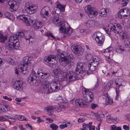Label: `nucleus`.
<instances>
[{
    "instance_id": "obj_1",
    "label": "nucleus",
    "mask_w": 130,
    "mask_h": 130,
    "mask_svg": "<svg viewBox=\"0 0 130 130\" xmlns=\"http://www.w3.org/2000/svg\"><path fill=\"white\" fill-rule=\"evenodd\" d=\"M41 84L43 89V92L46 94L57 91L62 87V86L60 82L55 80H53L51 82L50 89V83L48 81L43 80L41 82Z\"/></svg>"
},
{
    "instance_id": "obj_2",
    "label": "nucleus",
    "mask_w": 130,
    "mask_h": 130,
    "mask_svg": "<svg viewBox=\"0 0 130 130\" xmlns=\"http://www.w3.org/2000/svg\"><path fill=\"white\" fill-rule=\"evenodd\" d=\"M53 23L54 24L58 25L60 27L59 29L60 33L63 32L64 34H66L68 36L72 34V29L70 27L67 22L60 21L59 18L55 16H54Z\"/></svg>"
},
{
    "instance_id": "obj_3",
    "label": "nucleus",
    "mask_w": 130,
    "mask_h": 130,
    "mask_svg": "<svg viewBox=\"0 0 130 130\" xmlns=\"http://www.w3.org/2000/svg\"><path fill=\"white\" fill-rule=\"evenodd\" d=\"M92 64L89 63L88 67L86 64L81 62L77 63L76 69L75 70L76 73L79 74V73L83 74L84 72L88 75L94 71L97 68Z\"/></svg>"
},
{
    "instance_id": "obj_4",
    "label": "nucleus",
    "mask_w": 130,
    "mask_h": 130,
    "mask_svg": "<svg viewBox=\"0 0 130 130\" xmlns=\"http://www.w3.org/2000/svg\"><path fill=\"white\" fill-rule=\"evenodd\" d=\"M58 58L60 62L62 63V65L64 67L67 64H70L73 59V56L71 55L68 54L64 52L61 51H59L57 54Z\"/></svg>"
},
{
    "instance_id": "obj_5",
    "label": "nucleus",
    "mask_w": 130,
    "mask_h": 130,
    "mask_svg": "<svg viewBox=\"0 0 130 130\" xmlns=\"http://www.w3.org/2000/svg\"><path fill=\"white\" fill-rule=\"evenodd\" d=\"M56 58V56L55 55H50L45 60V63L50 67L55 68L58 64Z\"/></svg>"
},
{
    "instance_id": "obj_6",
    "label": "nucleus",
    "mask_w": 130,
    "mask_h": 130,
    "mask_svg": "<svg viewBox=\"0 0 130 130\" xmlns=\"http://www.w3.org/2000/svg\"><path fill=\"white\" fill-rule=\"evenodd\" d=\"M122 28L120 25L119 24H116L115 25H113L110 28L109 31H108V28H104V30L106 31V33L109 35H111V32H112L116 34H118L120 32H121Z\"/></svg>"
},
{
    "instance_id": "obj_7",
    "label": "nucleus",
    "mask_w": 130,
    "mask_h": 130,
    "mask_svg": "<svg viewBox=\"0 0 130 130\" xmlns=\"http://www.w3.org/2000/svg\"><path fill=\"white\" fill-rule=\"evenodd\" d=\"M85 12L90 18L95 17L98 13V12L96 10L95 8L92 7L90 5L86 6L85 7Z\"/></svg>"
},
{
    "instance_id": "obj_8",
    "label": "nucleus",
    "mask_w": 130,
    "mask_h": 130,
    "mask_svg": "<svg viewBox=\"0 0 130 130\" xmlns=\"http://www.w3.org/2000/svg\"><path fill=\"white\" fill-rule=\"evenodd\" d=\"M17 38H18V37L15 34L12 35L9 37V40L6 43V45L10 50L14 49V40Z\"/></svg>"
},
{
    "instance_id": "obj_9",
    "label": "nucleus",
    "mask_w": 130,
    "mask_h": 130,
    "mask_svg": "<svg viewBox=\"0 0 130 130\" xmlns=\"http://www.w3.org/2000/svg\"><path fill=\"white\" fill-rule=\"evenodd\" d=\"M72 50L75 54L78 56L82 55L84 53V50L81 46L79 45H72Z\"/></svg>"
},
{
    "instance_id": "obj_10",
    "label": "nucleus",
    "mask_w": 130,
    "mask_h": 130,
    "mask_svg": "<svg viewBox=\"0 0 130 130\" xmlns=\"http://www.w3.org/2000/svg\"><path fill=\"white\" fill-rule=\"evenodd\" d=\"M19 1L17 0H10L8 2V4L10 6L9 10L11 12L16 11L18 9L19 5Z\"/></svg>"
},
{
    "instance_id": "obj_11",
    "label": "nucleus",
    "mask_w": 130,
    "mask_h": 130,
    "mask_svg": "<svg viewBox=\"0 0 130 130\" xmlns=\"http://www.w3.org/2000/svg\"><path fill=\"white\" fill-rule=\"evenodd\" d=\"M96 38L95 39V40L98 44L100 46L102 45L104 42L105 39V37L102 34L100 33H98L97 35Z\"/></svg>"
},
{
    "instance_id": "obj_12",
    "label": "nucleus",
    "mask_w": 130,
    "mask_h": 130,
    "mask_svg": "<svg viewBox=\"0 0 130 130\" xmlns=\"http://www.w3.org/2000/svg\"><path fill=\"white\" fill-rule=\"evenodd\" d=\"M30 58L28 57H25L23 58V61L20 63L19 67H26L28 66H29L31 63Z\"/></svg>"
},
{
    "instance_id": "obj_13",
    "label": "nucleus",
    "mask_w": 130,
    "mask_h": 130,
    "mask_svg": "<svg viewBox=\"0 0 130 130\" xmlns=\"http://www.w3.org/2000/svg\"><path fill=\"white\" fill-rule=\"evenodd\" d=\"M18 38H20L22 37H23L26 40H28L30 42V39L31 38V37L28 35L27 33L23 32L22 31H20L18 33H17L16 34Z\"/></svg>"
},
{
    "instance_id": "obj_14",
    "label": "nucleus",
    "mask_w": 130,
    "mask_h": 130,
    "mask_svg": "<svg viewBox=\"0 0 130 130\" xmlns=\"http://www.w3.org/2000/svg\"><path fill=\"white\" fill-rule=\"evenodd\" d=\"M36 73L34 71H32L29 76L28 78L27 82L28 83H31L33 84L36 83Z\"/></svg>"
},
{
    "instance_id": "obj_15",
    "label": "nucleus",
    "mask_w": 130,
    "mask_h": 130,
    "mask_svg": "<svg viewBox=\"0 0 130 130\" xmlns=\"http://www.w3.org/2000/svg\"><path fill=\"white\" fill-rule=\"evenodd\" d=\"M25 10L28 14H32L36 12V8L34 5H29L27 7Z\"/></svg>"
},
{
    "instance_id": "obj_16",
    "label": "nucleus",
    "mask_w": 130,
    "mask_h": 130,
    "mask_svg": "<svg viewBox=\"0 0 130 130\" xmlns=\"http://www.w3.org/2000/svg\"><path fill=\"white\" fill-rule=\"evenodd\" d=\"M68 76V78L67 79V80L73 81L75 80L76 79V74L73 72L69 71L68 72L67 74Z\"/></svg>"
},
{
    "instance_id": "obj_17",
    "label": "nucleus",
    "mask_w": 130,
    "mask_h": 130,
    "mask_svg": "<svg viewBox=\"0 0 130 130\" xmlns=\"http://www.w3.org/2000/svg\"><path fill=\"white\" fill-rule=\"evenodd\" d=\"M83 93L87 98L90 97L91 98H93V95L92 93L89 90L86 89L85 88H83Z\"/></svg>"
},
{
    "instance_id": "obj_18",
    "label": "nucleus",
    "mask_w": 130,
    "mask_h": 130,
    "mask_svg": "<svg viewBox=\"0 0 130 130\" xmlns=\"http://www.w3.org/2000/svg\"><path fill=\"white\" fill-rule=\"evenodd\" d=\"M48 9L49 8L47 6L43 8L40 12L41 16L43 18H45L46 16H48Z\"/></svg>"
},
{
    "instance_id": "obj_19",
    "label": "nucleus",
    "mask_w": 130,
    "mask_h": 130,
    "mask_svg": "<svg viewBox=\"0 0 130 130\" xmlns=\"http://www.w3.org/2000/svg\"><path fill=\"white\" fill-rule=\"evenodd\" d=\"M12 84L13 87L17 90L20 91H22L23 89V87L21 84H20L19 82L17 81L16 82H13Z\"/></svg>"
},
{
    "instance_id": "obj_20",
    "label": "nucleus",
    "mask_w": 130,
    "mask_h": 130,
    "mask_svg": "<svg viewBox=\"0 0 130 130\" xmlns=\"http://www.w3.org/2000/svg\"><path fill=\"white\" fill-rule=\"evenodd\" d=\"M82 99H78L76 100L75 104L77 106L78 105L80 107H84L86 105V103L83 102Z\"/></svg>"
},
{
    "instance_id": "obj_21",
    "label": "nucleus",
    "mask_w": 130,
    "mask_h": 130,
    "mask_svg": "<svg viewBox=\"0 0 130 130\" xmlns=\"http://www.w3.org/2000/svg\"><path fill=\"white\" fill-rule=\"evenodd\" d=\"M109 12V10L108 9L102 8L99 11V15L102 17H106L107 14Z\"/></svg>"
},
{
    "instance_id": "obj_22",
    "label": "nucleus",
    "mask_w": 130,
    "mask_h": 130,
    "mask_svg": "<svg viewBox=\"0 0 130 130\" xmlns=\"http://www.w3.org/2000/svg\"><path fill=\"white\" fill-rule=\"evenodd\" d=\"M42 26V23L39 21H36L33 24L34 27L36 29L40 28Z\"/></svg>"
},
{
    "instance_id": "obj_23",
    "label": "nucleus",
    "mask_w": 130,
    "mask_h": 130,
    "mask_svg": "<svg viewBox=\"0 0 130 130\" xmlns=\"http://www.w3.org/2000/svg\"><path fill=\"white\" fill-rule=\"evenodd\" d=\"M123 42L124 45L125 47L127 48H130V38H126Z\"/></svg>"
},
{
    "instance_id": "obj_24",
    "label": "nucleus",
    "mask_w": 130,
    "mask_h": 130,
    "mask_svg": "<svg viewBox=\"0 0 130 130\" xmlns=\"http://www.w3.org/2000/svg\"><path fill=\"white\" fill-rule=\"evenodd\" d=\"M59 73L58 75L56 76L57 77L55 78L56 80L58 81H63V77H62V73H63V71L60 70L59 71Z\"/></svg>"
},
{
    "instance_id": "obj_25",
    "label": "nucleus",
    "mask_w": 130,
    "mask_h": 130,
    "mask_svg": "<svg viewBox=\"0 0 130 130\" xmlns=\"http://www.w3.org/2000/svg\"><path fill=\"white\" fill-rule=\"evenodd\" d=\"M50 75V74L49 73L44 71L43 73H42V74L39 77H41V79H45L48 78Z\"/></svg>"
},
{
    "instance_id": "obj_26",
    "label": "nucleus",
    "mask_w": 130,
    "mask_h": 130,
    "mask_svg": "<svg viewBox=\"0 0 130 130\" xmlns=\"http://www.w3.org/2000/svg\"><path fill=\"white\" fill-rule=\"evenodd\" d=\"M115 1L121 4L123 6H125L127 5L128 1V0H116Z\"/></svg>"
},
{
    "instance_id": "obj_27",
    "label": "nucleus",
    "mask_w": 130,
    "mask_h": 130,
    "mask_svg": "<svg viewBox=\"0 0 130 130\" xmlns=\"http://www.w3.org/2000/svg\"><path fill=\"white\" fill-rule=\"evenodd\" d=\"M124 16L127 17L130 15V9L127 8H124L122 9Z\"/></svg>"
},
{
    "instance_id": "obj_28",
    "label": "nucleus",
    "mask_w": 130,
    "mask_h": 130,
    "mask_svg": "<svg viewBox=\"0 0 130 130\" xmlns=\"http://www.w3.org/2000/svg\"><path fill=\"white\" fill-rule=\"evenodd\" d=\"M87 24L88 27H92L95 25V22L93 20H90L87 21Z\"/></svg>"
},
{
    "instance_id": "obj_29",
    "label": "nucleus",
    "mask_w": 130,
    "mask_h": 130,
    "mask_svg": "<svg viewBox=\"0 0 130 130\" xmlns=\"http://www.w3.org/2000/svg\"><path fill=\"white\" fill-rule=\"evenodd\" d=\"M19 38H17L14 40V49H17L20 46V43L19 42L18 39Z\"/></svg>"
},
{
    "instance_id": "obj_30",
    "label": "nucleus",
    "mask_w": 130,
    "mask_h": 130,
    "mask_svg": "<svg viewBox=\"0 0 130 130\" xmlns=\"http://www.w3.org/2000/svg\"><path fill=\"white\" fill-rule=\"evenodd\" d=\"M122 9L120 10L118 12V17L120 19H123L125 17L124 16V14Z\"/></svg>"
},
{
    "instance_id": "obj_31",
    "label": "nucleus",
    "mask_w": 130,
    "mask_h": 130,
    "mask_svg": "<svg viewBox=\"0 0 130 130\" xmlns=\"http://www.w3.org/2000/svg\"><path fill=\"white\" fill-rule=\"evenodd\" d=\"M54 109L52 107L49 106L47 107L46 110L48 112V114L49 115L53 114L54 112Z\"/></svg>"
},
{
    "instance_id": "obj_32",
    "label": "nucleus",
    "mask_w": 130,
    "mask_h": 130,
    "mask_svg": "<svg viewBox=\"0 0 130 130\" xmlns=\"http://www.w3.org/2000/svg\"><path fill=\"white\" fill-rule=\"evenodd\" d=\"M113 103V101L112 99L110 97L106 100L105 104L106 105H110Z\"/></svg>"
},
{
    "instance_id": "obj_33",
    "label": "nucleus",
    "mask_w": 130,
    "mask_h": 130,
    "mask_svg": "<svg viewBox=\"0 0 130 130\" xmlns=\"http://www.w3.org/2000/svg\"><path fill=\"white\" fill-rule=\"evenodd\" d=\"M56 7L59 9L61 11H63L65 10L64 6H62L58 3L56 4Z\"/></svg>"
},
{
    "instance_id": "obj_34",
    "label": "nucleus",
    "mask_w": 130,
    "mask_h": 130,
    "mask_svg": "<svg viewBox=\"0 0 130 130\" xmlns=\"http://www.w3.org/2000/svg\"><path fill=\"white\" fill-rule=\"evenodd\" d=\"M4 116H5L7 118V120L9 122H15L16 121L14 117L13 118L9 116L6 115H4Z\"/></svg>"
},
{
    "instance_id": "obj_35",
    "label": "nucleus",
    "mask_w": 130,
    "mask_h": 130,
    "mask_svg": "<svg viewBox=\"0 0 130 130\" xmlns=\"http://www.w3.org/2000/svg\"><path fill=\"white\" fill-rule=\"evenodd\" d=\"M33 20H32L31 17L29 18L28 20L27 18V20L25 21V22L27 26H29L31 25L33 23Z\"/></svg>"
},
{
    "instance_id": "obj_36",
    "label": "nucleus",
    "mask_w": 130,
    "mask_h": 130,
    "mask_svg": "<svg viewBox=\"0 0 130 130\" xmlns=\"http://www.w3.org/2000/svg\"><path fill=\"white\" fill-rule=\"evenodd\" d=\"M14 117L16 120L17 119L20 121H22L23 120H26L25 119H24L23 118L24 117L22 115L19 116L18 115H15Z\"/></svg>"
},
{
    "instance_id": "obj_37",
    "label": "nucleus",
    "mask_w": 130,
    "mask_h": 130,
    "mask_svg": "<svg viewBox=\"0 0 130 130\" xmlns=\"http://www.w3.org/2000/svg\"><path fill=\"white\" fill-rule=\"evenodd\" d=\"M7 39L6 36L4 37L1 33H0V42H4Z\"/></svg>"
},
{
    "instance_id": "obj_38",
    "label": "nucleus",
    "mask_w": 130,
    "mask_h": 130,
    "mask_svg": "<svg viewBox=\"0 0 130 130\" xmlns=\"http://www.w3.org/2000/svg\"><path fill=\"white\" fill-rule=\"evenodd\" d=\"M50 127L52 130H57L58 128V126L54 123L51 124Z\"/></svg>"
},
{
    "instance_id": "obj_39",
    "label": "nucleus",
    "mask_w": 130,
    "mask_h": 130,
    "mask_svg": "<svg viewBox=\"0 0 130 130\" xmlns=\"http://www.w3.org/2000/svg\"><path fill=\"white\" fill-rule=\"evenodd\" d=\"M17 18L18 19L21 20H23L25 22V21L27 20V18L25 17L24 15H20L17 16Z\"/></svg>"
},
{
    "instance_id": "obj_40",
    "label": "nucleus",
    "mask_w": 130,
    "mask_h": 130,
    "mask_svg": "<svg viewBox=\"0 0 130 130\" xmlns=\"http://www.w3.org/2000/svg\"><path fill=\"white\" fill-rule=\"evenodd\" d=\"M110 130H121L120 127L116 126L114 125H111L110 126Z\"/></svg>"
},
{
    "instance_id": "obj_41",
    "label": "nucleus",
    "mask_w": 130,
    "mask_h": 130,
    "mask_svg": "<svg viewBox=\"0 0 130 130\" xmlns=\"http://www.w3.org/2000/svg\"><path fill=\"white\" fill-rule=\"evenodd\" d=\"M20 68L19 69V70L21 72V73L23 74H27L28 72V70H25V71H22V70L23 69L22 68V67H19Z\"/></svg>"
},
{
    "instance_id": "obj_42",
    "label": "nucleus",
    "mask_w": 130,
    "mask_h": 130,
    "mask_svg": "<svg viewBox=\"0 0 130 130\" xmlns=\"http://www.w3.org/2000/svg\"><path fill=\"white\" fill-rule=\"evenodd\" d=\"M84 96L85 97L84 99L87 103H89L92 101L93 98H91L90 97L87 98L85 95H84Z\"/></svg>"
},
{
    "instance_id": "obj_43",
    "label": "nucleus",
    "mask_w": 130,
    "mask_h": 130,
    "mask_svg": "<svg viewBox=\"0 0 130 130\" xmlns=\"http://www.w3.org/2000/svg\"><path fill=\"white\" fill-rule=\"evenodd\" d=\"M62 77H63V81L66 80H67V79L68 78V76H67L66 71H64V72L63 71V73H62Z\"/></svg>"
},
{
    "instance_id": "obj_44",
    "label": "nucleus",
    "mask_w": 130,
    "mask_h": 130,
    "mask_svg": "<svg viewBox=\"0 0 130 130\" xmlns=\"http://www.w3.org/2000/svg\"><path fill=\"white\" fill-rule=\"evenodd\" d=\"M53 72L54 74V77L55 78L57 77L56 76H58L59 73V71L57 69L53 70Z\"/></svg>"
},
{
    "instance_id": "obj_45",
    "label": "nucleus",
    "mask_w": 130,
    "mask_h": 130,
    "mask_svg": "<svg viewBox=\"0 0 130 130\" xmlns=\"http://www.w3.org/2000/svg\"><path fill=\"white\" fill-rule=\"evenodd\" d=\"M45 35L47 37L49 36H50L51 37H52L54 39H56V38L55 36H54L50 32H47L45 34Z\"/></svg>"
},
{
    "instance_id": "obj_46",
    "label": "nucleus",
    "mask_w": 130,
    "mask_h": 130,
    "mask_svg": "<svg viewBox=\"0 0 130 130\" xmlns=\"http://www.w3.org/2000/svg\"><path fill=\"white\" fill-rule=\"evenodd\" d=\"M68 125L67 124H61L59 125V127L61 129H62L65 128H67L68 127Z\"/></svg>"
},
{
    "instance_id": "obj_47",
    "label": "nucleus",
    "mask_w": 130,
    "mask_h": 130,
    "mask_svg": "<svg viewBox=\"0 0 130 130\" xmlns=\"http://www.w3.org/2000/svg\"><path fill=\"white\" fill-rule=\"evenodd\" d=\"M112 50V48L111 47H109L105 50L104 52V53H107L110 52Z\"/></svg>"
},
{
    "instance_id": "obj_48",
    "label": "nucleus",
    "mask_w": 130,
    "mask_h": 130,
    "mask_svg": "<svg viewBox=\"0 0 130 130\" xmlns=\"http://www.w3.org/2000/svg\"><path fill=\"white\" fill-rule=\"evenodd\" d=\"M93 61L97 62H99V59L98 57L97 56H94L93 57L92 59Z\"/></svg>"
},
{
    "instance_id": "obj_49",
    "label": "nucleus",
    "mask_w": 130,
    "mask_h": 130,
    "mask_svg": "<svg viewBox=\"0 0 130 130\" xmlns=\"http://www.w3.org/2000/svg\"><path fill=\"white\" fill-rule=\"evenodd\" d=\"M124 49H122L121 48L119 47L118 48H117L116 50V52L118 53H122V51H124Z\"/></svg>"
},
{
    "instance_id": "obj_50",
    "label": "nucleus",
    "mask_w": 130,
    "mask_h": 130,
    "mask_svg": "<svg viewBox=\"0 0 130 130\" xmlns=\"http://www.w3.org/2000/svg\"><path fill=\"white\" fill-rule=\"evenodd\" d=\"M90 63L92 64V65H93L94 66V67H95L97 68V67L98 66L99 63V62H97L93 61L92 62H90Z\"/></svg>"
},
{
    "instance_id": "obj_51",
    "label": "nucleus",
    "mask_w": 130,
    "mask_h": 130,
    "mask_svg": "<svg viewBox=\"0 0 130 130\" xmlns=\"http://www.w3.org/2000/svg\"><path fill=\"white\" fill-rule=\"evenodd\" d=\"M5 116H3L0 115V121H6L7 119L5 118Z\"/></svg>"
},
{
    "instance_id": "obj_52",
    "label": "nucleus",
    "mask_w": 130,
    "mask_h": 130,
    "mask_svg": "<svg viewBox=\"0 0 130 130\" xmlns=\"http://www.w3.org/2000/svg\"><path fill=\"white\" fill-rule=\"evenodd\" d=\"M4 107H0V113H4L6 112V110H5Z\"/></svg>"
},
{
    "instance_id": "obj_53",
    "label": "nucleus",
    "mask_w": 130,
    "mask_h": 130,
    "mask_svg": "<svg viewBox=\"0 0 130 130\" xmlns=\"http://www.w3.org/2000/svg\"><path fill=\"white\" fill-rule=\"evenodd\" d=\"M97 106L98 105L97 104L94 103H92L91 105V108L93 109H95Z\"/></svg>"
},
{
    "instance_id": "obj_54",
    "label": "nucleus",
    "mask_w": 130,
    "mask_h": 130,
    "mask_svg": "<svg viewBox=\"0 0 130 130\" xmlns=\"http://www.w3.org/2000/svg\"><path fill=\"white\" fill-rule=\"evenodd\" d=\"M107 117V119L106 121L107 122L109 123V122H110L111 121V120L113 119H112L110 117V116H106ZM113 120H114V119H113Z\"/></svg>"
},
{
    "instance_id": "obj_55",
    "label": "nucleus",
    "mask_w": 130,
    "mask_h": 130,
    "mask_svg": "<svg viewBox=\"0 0 130 130\" xmlns=\"http://www.w3.org/2000/svg\"><path fill=\"white\" fill-rule=\"evenodd\" d=\"M3 107L4 108V109L5 110H6V112L10 110V108L8 105H4Z\"/></svg>"
},
{
    "instance_id": "obj_56",
    "label": "nucleus",
    "mask_w": 130,
    "mask_h": 130,
    "mask_svg": "<svg viewBox=\"0 0 130 130\" xmlns=\"http://www.w3.org/2000/svg\"><path fill=\"white\" fill-rule=\"evenodd\" d=\"M44 71H42V70L41 69H38L37 72V74L39 76L41 75L42 74V73H43Z\"/></svg>"
},
{
    "instance_id": "obj_57",
    "label": "nucleus",
    "mask_w": 130,
    "mask_h": 130,
    "mask_svg": "<svg viewBox=\"0 0 130 130\" xmlns=\"http://www.w3.org/2000/svg\"><path fill=\"white\" fill-rule=\"evenodd\" d=\"M62 110V108L61 106H58L56 108V110L58 112L61 111Z\"/></svg>"
},
{
    "instance_id": "obj_58",
    "label": "nucleus",
    "mask_w": 130,
    "mask_h": 130,
    "mask_svg": "<svg viewBox=\"0 0 130 130\" xmlns=\"http://www.w3.org/2000/svg\"><path fill=\"white\" fill-rule=\"evenodd\" d=\"M122 39L123 40L125 39L126 38H127L128 37H127L126 34L123 32L122 35Z\"/></svg>"
},
{
    "instance_id": "obj_59",
    "label": "nucleus",
    "mask_w": 130,
    "mask_h": 130,
    "mask_svg": "<svg viewBox=\"0 0 130 130\" xmlns=\"http://www.w3.org/2000/svg\"><path fill=\"white\" fill-rule=\"evenodd\" d=\"M98 33H100V32H95L94 33L93 36L92 37L93 38H95V39L96 38V36L97 37V35L98 34Z\"/></svg>"
},
{
    "instance_id": "obj_60",
    "label": "nucleus",
    "mask_w": 130,
    "mask_h": 130,
    "mask_svg": "<svg viewBox=\"0 0 130 130\" xmlns=\"http://www.w3.org/2000/svg\"><path fill=\"white\" fill-rule=\"evenodd\" d=\"M9 63L10 64L14 65L15 64V63L14 60L12 59H10V60L9 61Z\"/></svg>"
},
{
    "instance_id": "obj_61",
    "label": "nucleus",
    "mask_w": 130,
    "mask_h": 130,
    "mask_svg": "<svg viewBox=\"0 0 130 130\" xmlns=\"http://www.w3.org/2000/svg\"><path fill=\"white\" fill-rule=\"evenodd\" d=\"M3 98L4 99L6 100H7L9 101H11L12 100V99L10 98H8L7 96H3Z\"/></svg>"
},
{
    "instance_id": "obj_62",
    "label": "nucleus",
    "mask_w": 130,
    "mask_h": 130,
    "mask_svg": "<svg viewBox=\"0 0 130 130\" xmlns=\"http://www.w3.org/2000/svg\"><path fill=\"white\" fill-rule=\"evenodd\" d=\"M123 129L125 130H129V126L126 125H124L123 126Z\"/></svg>"
},
{
    "instance_id": "obj_63",
    "label": "nucleus",
    "mask_w": 130,
    "mask_h": 130,
    "mask_svg": "<svg viewBox=\"0 0 130 130\" xmlns=\"http://www.w3.org/2000/svg\"><path fill=\"white\" fill-rule=\"evenodd\" d=\"M84 120L83 118H80L78 120V121L79 122L82 123L84 122Z\"/></svg>"
},
{
    "instance_id": "obj_64",
    "label": "nucleus",
    "mask_w": 130,
    "mask_h": 130,
    "mask_svg": "<svg viewBox=\"0 0 130 130\" xmlns=\"http://www.w3.org/2000/svg\"><path fill=\"white\" fill-rule=\"evenodd\" d=\"M95 129V127L93 126H91L89 128V130H94Z\"/></svg>"
}]
</instances>
